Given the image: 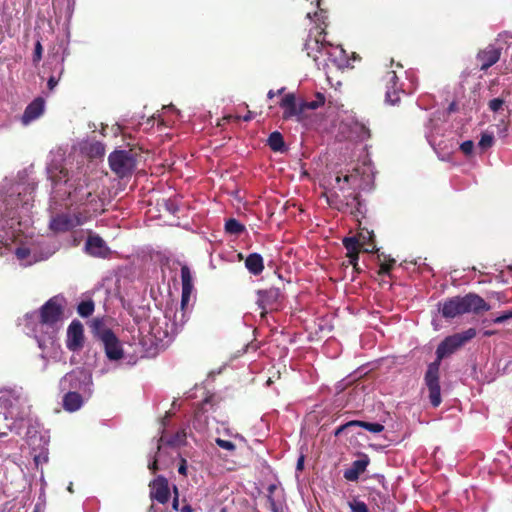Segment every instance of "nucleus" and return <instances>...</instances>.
I'll return each instance as SVG.
<instances>
[{
	"mask_svg": "<svg viewBox=\"0 0 512 512\" xmlns=\"http://www.w3.org/2000/svg\"><path fill=\"white\" fill-rule=\"evenodd\" d=\"M32 191L20 184L0 186V256H14L21 266L48 259L56 249L25 234L33 206Z\"/></svg>",
	"mask_w": 512,
	"mask_h": 512,
	"instance_id": "f257e3e1",
	"label": "nucleus"
},
{
	"mask_svg": "<svg viewBox=\"0 0 512 512\" xmlns=\"http://www.w3.org/2000/svg\"><path fill=\"white\" fill-rule=\"evenodd\" d=\"M63 302L62 297L54 296L39 311L26 313L19 322L23 331L36 340L42 358L55 349L57 334L63 324Z\"/></svg>",
	"mask_w": 512,
	"mask_h": 512,
	"instance_id": "f03ea898",
	"label": "nucleus"
},
{
	"mask_svg": "<svg viewBox=\"0 0 512 512\" xmlns=\"http://www.w3.org/2000/svg\"><path fill=\"white\" fill-rule=\"evenodd\" d=\"M49 178L53 183L52 199L58 201L69 200L70 204H82L95 190V187L87 179L83 168L77 166L76 170L72 165L52 160L48 165Z\"/></svg>",
	"mask_w": 512,
	"mask_h": 512,
	"instance_id": "7ed1b4c3",
	"label": "nucleus"
},
{
	"mask_svg": "<svg viewBox=\"0 0 512 512\" xmlns=\"http://www.w3.org/2000/svg\"><path fill=\"white\" fill-rule=\"evenodd\" d=\"M307 18L316 23V34L314 37H309L305 43V50L307 55L311 57L318 66L320 64H327L330 62L338 69L351 67L350 58L347 56L346 51L339 45H332L324 41L322 36L325 25V12L323 10L315 12H307Z\"/></svg>",
	"mask_w": 512,
	"mask_h": 512,
	"instance_id": "20e7f679",
	"label": "nucleus"
},
{
	"mask_svg": "<svg viewBox=\"0 0 512 512\" xmlns=\"http://www.w3.org/2000/svg\"><path fill=\"white\" fill-rule=\"evenodd\" d=\"M488 311L490 306L477 294L469 293L463 297H453L441 304V312L445 318H454L458 315L479 311Z\"/></svg>",
	"mask_w": 512,
	"mask_h": 512,
	"instance_id": "39448f33",
	"label": "nucleus"
},
{
	"mask_svg": "<svg viewBox=\"0 0 512 512\" xmlns=\"http://www.w3.org/2000/svg\"><path fill=\"white\" fill-rule=\"evenodd\" d=\"M188 319L186 308L180 307L173 311L169 308L165 312L163 328L160 322L151 326V334L155 340L162 343V345L168 344L172 338L178 333L181 327L185 324Z\"/></svg>",
	"mask_w": 512,
	"mask_h": 512,
	"instance_id": "423d86ee",
	"label": "nucleus"
},
{
	"mask_svg": "<svg viewBox=\"0 0 512 512\" xmlns=\"http://www.w3.org/2000/svg\"><path fill=\"white\" fill-rule=\"evenodd\" d=\"M48 432L41 429L38 423L31 424L26 433V441L31 448L34 463L37 467L48 462Z\"/></svg>",
	"mask_w": 512,
	"mask_h": 512,
	"instance_id": "0eeeda50",
	"label": "nucleus"
},
{
	"mask_svg": "<svg viewBox=\"0 0 512 512\" xmlns=\"http://www.w3.org/2000/svg\"><path fill=\"white\" fill-rule=\"evenodd\" d=\"M62 392L76 391L91 396L93 393L92 375L84 369H75L65 374L59 381Z\"/></svg>",
	"mask_w": 512,
	"mask_h": 512,
	"instance_id": "6e6552de",
	"label": "nucleus"
},
{
	"mask_svg": "<svg viewBox=\"0 0 512 512\" xmlns=\"http://www.w3.org/2000/svg\"><path fill=\"white\" fill-rule=\"evenodd\" d=\"M357 181V174L355 173H340L337 172L332 175L327 180V186L329 187L330 196H328V201L331 204H336L338 201L343 202L340 199V192L343 193V197L346 198L345 192H348V195H352V188Z\"/></svg>",
	"mask_w": 512,
	"mask_h": 512,
	"instance_id": "1a4fd4ad",
	"label": "nucleus"
},
{
	"mask_svg": "<svg viewBox=\"0 0 512 512\" xmlns=\"http://www.w3.org/2000/svg\"><path fill=\"white\" fill-rule=\"evenodd\" d=\"M475 336L476 330L474 328H469L461 333H456L446 337L437 347V360L441 361Z\"/></svg>",
	"mask_w": 512,
	"mask_h": 512,
	"instance_id": "9d476101",
	"label": "nucleus"
},
{
	"mask_svg": "<svg viewBox=\"0 0 512 512\" xmlns=\"http://www.w3.org/2000/svg\"><path fill=\"white\" fill-rule=\"evenodd\" d=\"M372 238L373 232L366 231L360 233L358 237H349L343 240V245L347 250V257L351 265L356 267L360 248L365 252H372L374 250L375 246L368 243Z\"/></svg>",
	"mask_w": 512,
	"mask_h": 512,
	"instance_id": "9b49d317",
	"label": "nucleus"
},
{
	"mask_svg": "<svg viewBox=\"0 0 512 512\" xmlns=\"http://www.w3.org/2000/svg\"><path fill=\"white\" fill-rule=\"evenodd\" d=\"M109 166L119 177L130 175L136 166V161L130 151L116 150L109 155Z\"/></svg>",
	"mask_w": 512,
	"mask_h": 512,
	"instance_id": "f8f14e48",
	"label": "nucleus"
},
{
	"mask_svg": "<svg viewBox=\"0 0 512 512\" xmlns=\"http://www.w3.org/2000/svg\"><path fill=\"white\" fill-rule=\"evenodd\" d=\"M439 369L440 361L436 360L429 364L425 374V383L429 390V399L434 407L439 406L441 403Z\"/></svg>",
	"mask_w": 512,
	"mask_h": 512,
	"instance_id": "ddd939ff",
	"label": "nucleus"
},
{
	"mask_svg": "<svg viewBox=\"0 0 512 512\" xmlns=\"http://www.w3.org/2000/svg\"><path fill=\"white\" fill-rule=\"evenodd\" d=\"M99 338L110 361H118L124 357L122 344L111 330H102L99 333Z\"/></svg>",
	"mask_w": 512,
	"mask_h": 512,
	"instance_id": "4468645a",
	"label": "nucleus"
},
{
	"mask_svg": "<svg viewBox=\"0 0 512 512\" xmlns=\"http://www.w3.org/2000/svg\"><path fill=\"white\" fill-rule=\"evenodd\" d=\"M83 223L84 218L80 215L61 213L51 218L50 229L56 233L66 232L74 227L82 225Z\"/></svg>",
	"mask_w": 512,
	"mask_h": 512,
	"instance_id": "2eb2a0df",
	"label": "nucleus"
},
{
	"mask_svg": "<svg viewBox=\"0 0 512 512\" xmlns=\"http://www.w3.org/2000/svg\"><path fill=\"white\" fill-rule=\"evenodd\" d=\"M280 107L283 109L284 119H295L296 121L302 120L304 108L302 107V102L298 103L296 101V97L293 93L286 94L282 98Z\"/></svg>",
	"mask_w": 512,
	"mask_h": 512,
	"instance_id": "dca6fc26",
	"label": "nucleus"
},
{
	"mask_svg": "<svg viewBox=\"0 0 512 512\" xmlns=\"http://www.w3.org/2000/svg\"><path fill=\"white\" fill-rule=\"evenodd\" d=\"M0 393V403L8 409H12L14 405H22L27 402L21 387H5Z\"/></svg>",
	"mask_w": 512,
	"mask_h": 512,
	"instance_id": "f3484780",
	"label": "nucleus"
},
{
	"mask_svg": "<svg viewBox=\"0 0 512 512\" xmlns=\"http://www.w3.org/2000/svg\"><path fill=\"white\" fill-rule=\"evenodd\" d=\"M83 340V325L79 321H72L67 329V348L71 351H77L82 348Z\"/></svg>",
	"mask_w": 512,
	"mask_h": 512,
	"instance_id": "a211bd4d",
	"label": "nucleus"
},
{
	"mask_svg": "<svg viewBox=\"0 0 512 512\" xmlns=\"http://www.w3.org/2000/svg\"><path fill=\"white\" fill-rule=\"evenodd\" d=\"M386 83V102L390 105H396L400 100V93H403L397 86L398 77L395 71H389L384 77Z\"/></svg>",
	"mask_w": 512,
	"mask_h": 512,
	"instance_id": "6ab92c4d",
	"label": "nucleus"
},
{
	"mask_svg": "<svg viewBox=\"0 0 512 512\" xmlns=\"http://www.w3.org/2000/svg\"><path fill=\"white\" fill-rule=\"evenodd\" d=\"M257 303L262 310L268 311L274 308V305L280 298V290L278 288H270L267 290H259L257 292Z\"/></svg>",
	"mask_w": 512,
	"mask_h": 512,
	"instance_id": "aec40b11",
	"label": "nucleus"
},
{
	"mask_svg": "<svg viewBox=\"0 0 512 512\" xmlns=\"http://www.w3.org/2000/svg\"><path fill=\"white\" fill-rule=\"evenodd\" d=\"M85 250L91 256L102 258L106 257L110 252L105 241L97 235L88 237L85 244Z\"/></svg>",
	"mask_w": 512,
	"mask_h": 512,
	"instance_id": "412c9836",
	"label": "nucleus"
},
{
	"mask_svg": "<svg viewBox=\"0 0 512 512\" xmlns=\"http://www.w3.org/2000/svg\"><path fill=\"white\" fill-rule=\"evenodd\" d=\"M91 396L76 391L65 392L63 396V407L68 412L78 411Z\"/></svg>",
	"mask_w": 512,
	"mask_h": 512,
	"instance_id": "4be33fe9",
	"label": "nucleus"
},
{
	"mask_svg": "<svg viewBox=\"0 0 512 512\" xmlns=\"http://www.w3.org/2000/svg\"><path fill=\"white\" fill-rule=\"evenodd\" d=\"M170 492L168 482L163 477L156 478L151 485V497L164 504L169 500Z\"/></svg>",
	"mask_w": 512,
	"mask_h": 512,
	"instance_id": "5701e85b",
	"label": "nucleus"
},
{
	"mask_svg": "<svg viewBox=\"0 0 512 512\" xmlns=\"http://www.w3.org/2000/svg\"><path fill=\"white\" fill-rule=\"evenodd\" d=\"M45 103L41 98L35 99L25 109L22 115V123L27 125L39 118L44 112Z\"/></svg>",
	"mask_w": 512,
	"mask_h": 512,
	"instance_id": "b1692460",
	"label": "nucleus"
},
{
	"mask_svg": "<svg viewBox=\"0 0 512 512\" xmlns=\"http://www.w3.org/2000/svg\"><path fill=\"white\" fill-rule=\"evenodd\" d=\"M500 57V52L493 46H489L478 54L481 70H487L494 65Z\"/></svg>",
	"mask_w": 512,
	"mask_h": 512,
	"instance_id": "393cba45",
	"label": "nucleus"
},
{
	"mask_svg": "<svg viewBox=\"0 0 512 512\" xmlns=\"http://www.w3.org/2000/svg\"><path fill=\"white\" fill-rule=\"evenodd\" d=\"M368 464L369 460L367 458L355 460L352 466L344 471V478L348 481H356L360 474L366 470Z\"/></svg>",
	"mask_w": 512,
	"mask_h": 512,
	"instance_id": "a878e982",
	"label": "nucleus"
},
{
	"mask_svg": "<svg viewBox=\"0 0 512 512\" xmlns=\"http://www.w3.org/2000/svg\"><path fill=\"white\" fill-rule=\"evenodd\" d=\"M245 266L250 273L258 275L264 268L263 258L257 253L250 254L245 261Z\"/></svg>",
	"mask_w": 512,
	"mask_h": 512,
	"instance_id": "bb28decb",
	"label": "nucleus"
},
{
	"mask_svg": "<svg viewBox=\"0 0 512 512\" xmlns=\"http://www.w3.org/2000/svg\"><path fill=\"white\" fill-rule=\"evenodd\" d=\"M351 133L360 141H364L370 137V130L364 122L353 119L350 124Z\"/></svg>",
	"mask_w": 512,
	"mask_h": 512,
	"instance_id": "cd10ccee",
	"label": "nucleus"
},
{
	"mask_svg": "<svg viewBox=\"0 0 512 512\" xmlns=\"http://www.w3.org/2000/svg\"><path fill=\"white\" fill-rule=\"evenodd\" d=\"M268 492V501L272 512H282L281 499L277 494V492H280V489L276 485H270Z\"/></svg>",
	"mask_w": 512,
	"mask_h": 512,
	"instance_id": "c85d7f7f",
	"label": "nucleus"
},
{
	"mask_svg": "<svg viewBox=\"0 0 512 512\" xmlns=\"http://www.w3.org/2000/svg\"><path fill=\"white\" fill-rule=\"evenodd\" d=\"M325 101H326V98H325L324 94L317 92L315 94L314 100L302 101V107L304 108V111L305 110H316L319 107H321L322 105H324Z\"/></svg>",
	"mask_w": 512,
	"mask_h": 512,
	"instance_id": "c756f323",
	"label": "nucleus"
},
{
	"mask_svg": "<svg viewBox=\"0 0 512 512\" xmlns=\"http://www.w3.org/2000/svg\"><path fill=\"white\" fill-rule=\"evenodd\" d=\"M268 144L273 151H282L284 142L283 137L279 132H273L268 138Z\"/></svg>",
	"mask_w": 512,
	"mask_h": 512,
	"instance_id": "7c9ffc66",
	"label": "nucleus"
},
{
	"mask_svg": "<svg viewBox=\"0 0 512 512\" xmlns=\"http://www.w3.org/2000/svg\"><path fill=\"white\" fill-rule=\"evenodd\" d=\"M351 424H355V426L362 427L366 430H368L371 433H380L384 430V426L380 423H369L359 420H353L351 421Z\"/></svg>",
	"mask_w": 512,
	"mask_h": 512,
	"instance_id": "2f4dec72",
	"label": "nucleus"
},
{
	"mask_svg": "<svg viewBox=\"0 0 512 512\" xmlns=\"http://www.w3.org/2000/svg\"><path fill=\"white\" fill-rule=\"evenodd\" d=\"M225 229L228 233L238 235L244 231V226L236 219H229L225 224Z\"/></svg>",
	"mask_w": 512,
	"mask_h": 512,
	"instance_id": "473e14b6",
	"label": "nucleus"
},
{
	"mask_svg": "<svg viewBox=\"0 0 512 512\" xmlns=\"http://www.w3.org/2000/svg\"><path fill=\"white\" fill-rule=\"evenodd\" d=\"M78 314L82 317H89L94 311V303L92 301H83L78 305Z\"/></svg>",
	"mask_w": 512,
	"mask_h": 512,
	"instance_id": "72a5a7b5",
	"label": "nucleus"
},
{
	"mask_svg": "<svg viewBox=\"0 0 512 512\" xmlns=\"http://www.w3.org/2000/svg\"><path fill=\"white\" fill-rule=\"evenodd\" d=\"M494 143V136L490 132H484L481 135L480 141L478 143L479 147L483 150L490 148Z\"/></svg>",
	"mask_w": 512,
	"mask_h": 512,
	"instance_id": "f704fd0d",
	"label": "nucleus"
},
{
	"mask_svg": "<svg viewBox=\"0 0 512 512\" xmlns=\"http://www.w3.org/2000/svg\"><path fill=\"white\" fill-rule=\"evenodd\" d=\"M162 442H163V437H161L159 440L157 455L155 456L154 460L151 463H149V465H148V468L153 472H155L158 469V462L160 461V459L162 457V453H163Z\"/></svg>",
	"mask_w": 512,
	"mask_h": 512,
	"instance_id": "c9c22d12",
	"label": "nucleus"
},
{
	"mask_svg": "<svg viewBox=\"0 0 512 512\" xmlns=\"http://www.w3.org/2000/svg\"><path fill=\"white\" fill-rule=\"evenodd\" d=\"M192 286L182 287L181 307L186 308L190 302Z\"/></svg>",
	"mask_w": 512,
	"mask_h": 512,
	"instance_id": "e433bc0d",
	"label": "nucleus"
},
{
	"mask_svg": "<svg viewBox=\"0 0 512 512\" xmlns=\"http://www.w3.org/2000/svg\"><path fill=\"white\" fill-rule=\"evenodd\" d=\"M351 512H369L367 505L363 501H353L349 503Z\"/></svg>",
	"mask_w": 512,
	"mask_h": 512,
	"instance_id": "4c0bfd02",
	"label": "nucleus"
},
{
	"mask_svg": "<svg viewBox=\"0 0 512 512\" xmlns=\"http://www.w3.org/2000/svg\"><path fill=\"white\" fill-rule=\"evenodd\" d=\"M215 442L220 448L227 450V451H234L236 448L235 444L228 440L216 438Z\"/></svg>",
	"mask_w": 512,
	"mask_h": 512,
	"instance_id": "58836bf2",
	"label": "nucleus"
},
{
	"mask_svg": "<svg viewBox=\"0 0 512 512\" xmlns=\"http://www.w3.org/2000/svg\"><path fill=\"white\" fill-rule=\"evenodd\" d=\"M181 279H182V287L192 286L191 282V274L187 267H182L181 269Z\"/></svg>",
	"mask_w": 512,
	"mask_h": 512,
	"instance_id": "ea45409f",
	"label": "nucleus"
},
{
	"mask_svg": "<svg viewBox=\"0 0 512 512\" xmlns=\"http://www.w3.org/2000/svg\"><path fill=\"white\" fill-rule=\"evenodd\" d=\"M460 149H461V151H462L465 155H471V154H472V152H473V149H474V143H473V141H471V140L464 141V142L460 145Z\"/></svg>",
	"mask_w": 512,
	"mask_h": 512,
	"instance_id": "a19ab883",
	"label": "nucleus"
},
{
	"mask_svg": "<svg viewBox=\"0 0 512 512\" xmlns=\"http://www.w3.org/2000/svg\"><path fill=\"white\" fill-rule=\"evenodd\" d=\"M512 318V309L511 310H508V311H505L503 312L500 316L496 317L493 322L496 323V324H501L503 322H505L506 320L508 319H511Z\"/></svg>",
	"mask_w": 512,
	"mask_h": 512,
	"instance_id": "79ce46f5",
	"label": "nucleus"
},
{
	"mask_svg": "<svg viewBox=\"0 0 512 512\" xmlns=\"http://www.w3.org/2000/svg\"><path fill=\"white\" fill-rule=\"evenodd\" d=\"M504 104V101L500 98H494L489 102V108L496 112L498 111Z\"/></svg>",
	"mask_w": 512,
	"mask_h": 512,
	"instance_id": "37998d69",
	"label": "nucleus"
},
{
	"mask_svg": "<svg viewBox=\"0 0 512 512\" xmlns=\"http://www.w3.org/2000/svg\"><path fill=\"white\" fill-rule=\"evenodd\" d=\"M394 263V259H389L388 262L381 263L379 272L381 274H388Z\"/></svg>",
	"mask_w": 512,
	"mask_h": 512,
	"instance_id": "c03bdc74",
	"label": "nucleus"
},
{
	"mask_svg": "<svg viewBox=\"0 0 512 512\" xmlns=\"http://www.w3.org/2000/svg\"><path fill=\"white\" fill-rule=\"evenodd\" d=\"M41 56H42V46H41L40 42H37L36 46H35V51H34V60L39 61L41 59Z\"/></svg>",
	"mask_w": 512,
	"mask_h": 512,
	"instance_id": "a18cd8bd",
	"label": "nucleus"
},
{
	"mask_svg": "<svg viewBox=\"0 0 512 512\" xmlns=\"http://www.w3.org/2000/svg\"><path fill=\"white\" fill-rule=\"evenodd\" d=\"M355 424H351V421L347 422L346 424L344 425H341L335 432V435H339L340 433H342L343 431H345L346 429L348 428H351V427H354Z\"/></svg>",
	"mask_w": 512,
	"mask_h": 512,
	"instance_id": "49530a36",
	"label": "nucleus"
},
{
	"mask_svg": "<svg viewBox=\"0 0 512 512\" xmlns=\"http://www.w3.org/2000/svg\"><path fill=\"white\" fill-rule=\"evenodd\" d=\"M184 436H185L184 434L183 435L177 434L175 439L168 441V444L169 445H178V444L182 443V441L184 440Z\"/></svg>",
	"mask_w": 512,
	"mask_h": 512,
	"instance_id": "de8ad7c7",
	"label": "nucleus"
},
{
	"mask_svg": "<svg viewBox=\"0 0 512 512\" xmlns=\"http://www.w3.org/2000/svg\"><path fill=\"white\" fill-rule=\"evenodd\" d=\"M12 425L11 424H5V426L2 428L0 427V436H6L8 434V431H11Z\"/></svg>",
	"mask_w": 512,
	"mask_h": 512,
	"instance_id": "09e8293b",
	"label": "nucleus"
},
{
	"mask_svg": "<svg viewBox=\"0 0 512 512\" xmlns=\"http://www.w3.org/2000/svg\"><path fill=\"white\" fill-rule=\"evenodd\" d=\"M57 84H58V79H56L53 76L49 78L48 87L50 90L54 89Z\"/></svg>",
	"mask_w": 512,
	"mask_h": 512,
	"instance_id": "8fccbe9b",
	"label": "nucleus"
},
{
	"mask_svg": "<svg viewBox=\"0 0 512 512\" xmlns=\"http://www.w3.org/2000/svg\"><path fill=\"white\" fill-rule=\"evenodd\" d=\"M94 149H95L96 154H98V155L104 154V147L102 146V144H100V143L95 144Z\"/></svg>",
	"mask_w": 512,
	"mask_h": 512,
	"instance_id": "3c124183",
	"label": "nucleus"
},
{
	"mask_svg": "<svg viewBox=\"0 0 512 512\" xmlns=\"http://www.w3.org/2000/svg\"><path fill=\"white\" fill-rule=\"evenodd\" d=\"M186 471H187V468H186V461H185V460H182V464L179 466V468H178V472H179L180 474L186 475Z\"/></svg>",
	"mask_w": 512,
	"mask_h": 512,
	"instance_id": "603ef678",
	"label": "nucleus"
},
{
	"mask_svg": "<svg viewBox=\"0 0 512 512\" xmlns=\"http://www.w3.org/2000/svg\"><path fill=\"white\" fill-rule=\"evenodd\" d=\"M226 434H228L229 436H233V434L230 432L229 429H226L225 430ZM235 438L239 439L240 441H244V437L239 435V434H235L234 435Z\"/></svg>",
	"mask_w": 512,
	"mask_h": 512,
	"instance_id": "864d4df0",
	"label": "nucleus"
},
{
	"mask_svg": "<svg viewBox=\"0 0 512 512\" xmlns=\"http://www.w3.org/2000/svg\"><path fill=\"white\" fill-rule=\"evenodd\" d=\"M303 464H304V458L303 457H300L297 461V470H302L303 469Z\"/></svg>",
	"mask_w": 512,
	"mask_h": 512,
	"instance_id": "5fc2aeb1",
	"label": "nucleus"
},
{
	"mask_svg": "<svg viewBox=\"0 0 512 512\" xmlns=\"http://www.w3.org/2000/svg\"><path fill=\"white\" fill-rule=\"evenodd\" d=\"M181 512H193V509L190 505H185L182 507Z\"/></svg>",
	"mask_w": 512,
	"mask_h": 512,
	"instance_id": "6e6d98bb",
	"label": "nucleus"
},
{
	"mask_svg": "<svg viewBox=\"0 0 512 512\" xmlns=\"http://www.w3.org/2000/svg\"><path fill=\"white\" fill-rule=\"evenodd\" d=\"M178 505H179V502H178V497L176 496L174 499H173V508L175 510L178 509Z\"/></svg>",
	"mask_w": 512,
	"mask_h": 512,
	"instance_id": "4d7b16f0",
	"label": "nucleus"
},
{
	"mask_svg": "<svg viewBox=\"0 0 512 512\" xmlns=\"http://www.w3.org/2000/svg\"><path fill=\"white\" fill-rule=\"evenodd\" d=\"M277 95V93L273 90H270L267 94L268 98L269 99H272L273 97H275Z\"/></svg>",
	"mask_w": 512,
	"mask_h": 512,
	"instance_id": "13d9d810",
	"label": "nucleus"
},
{
	"mask_svg": "<svg viewBox=\"0 0 512 512\" xmlns=\"http://www.w3.org/2000/svg\"><path fill=\"white\" fill-rule=\"evenodd\" d=\"M67 490L70 492V493H73V483L70 482L68 487H67Z\"/></svg>",
	"mask_w": 512,
	"mask_h": 512,
	"instance_id": "bf43d9fd",
	"label": "nucleus"
},
{
	"mask_svg": "<svg viewBox=\"0 0 512 512\" xmlns=\"http://www.w3.org/2000/svg\"><path fill=\"white\" fill-rule=\"evenodd\" d=\"M7 420V416L5 414H1L0 413V422L1 421H6Z\"/></svg>",
	"mask_w": 512,
	"mask_h": 512,
	"instance_id": "052dcab7",
	"label": "nucleus"
},
{
	"mask_svg": "<svg viewBox=\"0 0 512 512\" xmlns=\"http://www.w3.org/2000/svg\"><path fill=\"white\" fill-rule=\"evenodd\" d=\"M493 334H494V332H493V331H485V332H484V335H485V336H491V335H493Z\"/></svg>",
	"mask_w": 512,
	"mask_h": 512,
	"instance_id": "680f3d73",
	"label": "nucleus"
},
{
	"mask_svg": "<svg viewBox=\"0 0 512 512\" xmlns=\"http://www.w3.org/2000/svg\"><path fill=\"white\" fill-rule=\"evenodd\" d=\"M284 90H285V88H281V89H279V90L276 92V93H277V95L282 94V93L284 92Z\"/></svg>",
	"mask_w": 512,
	"mask_h": 512,
	"instance_id": "e2e57ef3",
	"label": "nucleus"
},
{
	"mask_svg": "<svg viewBox=\"0 0 512 512\" xmlns=\"http://www.w3.org/2000/svg\"><path fill=\"white\" fill-rule=\"evenodd\" d=\"M315 1H316V7L319 8L320 0H315Z\"/></svg>",
	"mask_w": 512,
	"mask_h": 512,
	"instance_id": "0e129e2a",
	"label": "nucleus"
}]
</instances>
